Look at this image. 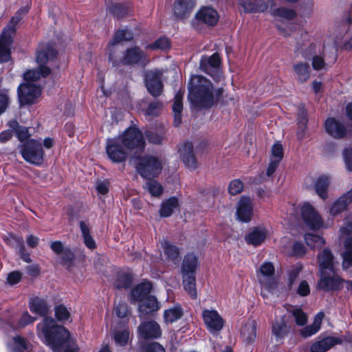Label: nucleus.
Masks as SVG:
<instances>
[{"label":"nucleus","mask_w":352,"mask_h":352,"mask_svg":"<svg viewBox=\"0 0 352 352\" xmlns=\"http://www.w3.org/2000/svg\"><path fill=\"white\" fill-rule=\"evenodd\" d=\"M219 19L217 11L210 6L201 7L195 14V19L199 24L214 26Z\"/></svg>","instance_id":"2eb2a0df"},{"label":"nucleus","mask_w":352,"mask_h":352,"mask_svg":"<svg viewBox=\"0 0 352 352\" xmlns=\"http://www.w3.org/2000/svg\"><path fill=\"white\" fill-rule=\"evenodd\" d=\"M326 131L335 138H344L346 134L345 126L335 118H328L325 122Z\"/></svg>","instance_id":"5701e85b"},{"label":"nucleus","mask_w":352,"mask_h":352,"mask_svg":"<svg viewBox=\"0 0 352 352\" xmlns=\"http://www.w3.org/2000/svg\"><path fill=\"white\" fill-rule=\"evenodd\" d=\"M297 292L302 296L309 295L310 293V288L308 283L305 280L301 281L298 287Z\"/></svg>","instance_id":"774afa93"},{"label":"nucleus","mask_w":352,"mask_h":352,"mask_svg":"<svg viewBox=\"0 0 352 352\" xmlns=\"http://www.w3.org/2000/svg\"><path fill=\"white\" fill-rule=\"evenodd\" d=\"M320 278L318 282V288L323 291H333L339 289L343 283L342 278L337 273L336 269L319 272Z\"/></svg>","instance_id":"0eeeda50"},{"label":"nucleus","mask_w":352,"mask_h":352,"mask_svg":"<svg viewBox=\"0 0 352 352\" xmlns=\"http://www.w3.org/2000/svg\"><path fill=\"white\" fill-rule=\"evenodd\" d=\"M131 162L144 179H150L157 177L162 170L161 161L153 156L134 157L131 160Z\"/></svg>","instance_id":"39448f33"},{"label":"nucleus","mask_w":352,"mask_h":352,"mask_svg":"<svg viewBox=\"0 0 352 352\" xmlns=\"http://www.w3.org/2000/svg\"><path fill=\"white\" fill-rule=\"evenodd\" d=\"M122 145L118 137L107 140L106 152L111 160L114 162H122L126 160L127 154Z\"/></svg>","instance_id":"f8f14e48"},{"label":"nucleus","mask_w":352,"mask_h":352,"mask_svg":"<svg viewBox=\"0 0 352 352\" xmlns=\"http://www.w3.org/2000/svg\"><path fill=\"white\" fill-rule=\"evenodd\" d=\"M36 318L30 315L28 311H24L19 320L16 327L19 329L23 328L25 326L33 323Z\"/></svg>","instance_id":"052dcab7"},{"label":"nucleus","mask_w":352,"mask_h":352,"mask_svg":"<svg viewBox=\"0 0 352 352\" xmlns=\"http://www.w3.org/2000/svg\"><path fill=\"white\" fill-rule=\"evenodd\" d=\"M55 315L59 321H63L67 320L70 314L65 307L58 305L55 308Z\"/></svg>","instance_id":"e2e57ef3"},{"label":"nucleus","mask_w":352,"mask_h":352,"mask_svg":"<svg viewBox=\"0 0 352 352\" xmlns=\"http://www.w3.org/2000/svg\"><path fill=\"white\" fill-rule=\"evenodd\" d=\"M266 236L267 230L264 228L256 227L246 234L245 239L248 244L258 246L265 241Z\"/></svg>","instance_id":"c756f323"},{"label":"nucleus","mask_w":352,"mask_h":352,"mask_svg":"<svg viewBox=\"0 0 352 352\" xmlns=\"http://www.w3.org/2000/svg\"><path fill=\"white\" fill-rule=\"evenodd\" d=\"M344 250L342 254V268L344 270L352 267V236L347 238L344 243Z\"/></svg>","instance_id":"79ce46f5"},{"label":"nucleus","mask_w":352,"mask_h":352,"mask_svg":"<svg viewBox=\"0 0 352 352\" xmlns=\"http://www.w3.org/2000/svg\"><path fill=\"white\" fill-rule=\"evenodd\" d=\"M122 144L129 150L137 148L139 151L144 148L145 142L142 133L135 127L127 129L124 133L118 137Z\"/></svg>","instance_id":"6e6552de"},{"label":"nucleus","mask_w":352,"mask_h":352,"mask_svg":"<svg viewBox=\"0 0 352 352\" xmlns=\"http://www.w3.org/2000/svg\"><path fill=\"white\" fill-rule=\"evenodd\" d=\"M184 289L192 298H197V289L195 284V275L182 276Z\"/></svg>","instance_id":"a18cd8bd"},{"label":"nucleus","mask_w":352,"mask_h":352,"mask_svg":"<svg viewBox=\"0 0 352 352\" xmlns=\"http://www.w3.org/2000/svg\"><path fill=\"white\" fill-rule=\"evenodd\" d=\"M282 2L276 0H269L270 12L276 21H288L294 19L295 12L284 7H278Z\"/></svg>","instance_id":"f3484780"},{"label":"nucleus","mask_w":352,"mask_h":352,"mask_svg":"<svg viewBox=\"0 0 352 352\" xmlns=\"http://www.w3.org/2000/svg\"><path fill=\"white\" fill-rule=\"evenodd\" d=\"M13 346L8 344V347L10 348L11 352H25L28 350L29 344L25 338L21 336H15L12 339Z\"/></svg>","instance_id":"09e8293b"},{"label":"nucleus","mask_w":352,"mask_h":352,"mask_svg":"<svg viewBox=\"0 0 352 352\" xmlns=\"http://www.w3.org/2000/svg\"><path fill=\"white\" fill-rule=\"evenodd\" d=\"M239 3L247 12H263L270 8L269 0H239Z\"/></svg>","instance_id":"c85d7f7f"},{"label":"nucleus","mask_w":352,"mask_h":352,"mask_svg":"<svg viewBox=\"0 0 352 352\" xmlns=\"http://www.w3.org/2000/svg\"><path fill=\"white\" fill-rule=\"evenodd\" d=\"M161 244L164 249V253L168 256V258L172 260L174 263L178 261V257L179 254V249L176 246L171 245L167 241H162Z\"/></svg>","instance_id":"8fccbe9b"},{"label":"nucleus","mask_w":352,"mask_h":352,"mask_svg":"<svg viewBox=\"0 0 352 352\" xmlns=\"http://www.w3.org/2000/svg\"><path fill=\"white\" fill-rule=\"evenodd\" d=\"M133 38V34L128 30H120L114 34L113 39L109 42L107 46L109 52V58L111 61H113V50L116 45L120 43L123 41H131Z\"/></svg>","instance_id":"b1692460"},{"label":"nucleus","mask_w":352,"mask_h":352,"mask_svg":"<svg viewBox=\"0 0 352 352\" xmlns=\"http://www.w3.org/2000/svg\"><path fill=\"white\" fill-rule=\"evenodd\" d=\"M23 159L31 164H41L43 160V151L41 142L35 140H28L21 149Z\"/></svg>","instance_id":"423d86ee"},{"label":"nucleus","mask_w":352,"mask_h":352,"mask_svg":"<svg viewBox=\"0 0 352 352\" xmlns=\"http://www.w3.org/2000/svg\"><path fill=\"white\" fill-rule=\"evenodd\" d=\"M343 155L347 170L352 171V148L345 149Z\"/></svg>","instance_id":"338daca9"},{"label":"nucleus","mask_w":352,"mask_h":352,"mask_svg":"<svg viewBox=\"0 0 352 352\" xmlns=\"http://www.w3.org/2000/svg\"><path fill=\"white\" fill-rule=\"evenodd\" d=\"M129 339V331L128 328L122 329H115L114 340L116 342L121 346L126 344Z\"/></svg>","instance_id":"5fc2aeb1"},{"label":"nucleus","mask_w":352,"mask_h":352,"mask_svg":"<svg viewBox=\"0 0 352 352\" xmlns=\"http://www.w3.org/2000/svg\"><path fill=\"white\" fill-rule=\"evenodd\" d=\"M241 338L247 344L254 342L256 338V322L254 320H247L241 330Z\"/></svg>","instance_id":"cd10ccee"},{"label":"nucleus","mask_w":352,"mask_h":352,"mask_svg":"<svg viewBox=\"0 0 352 352\" xmlns=\"http://www.w3.org/2000/svg\"><path fill=\"white\" fill-rule=\"evenodd\" d=\"M293 69L296 79L300 82H306L310 77V67L307 63H295L293 65Z\"/></svg>","instance_id":"4c0bfd02"},{"label":"nucleus","mask_w":352,"mask_h":352,"mask_svg":"<svg viewBox=\"0 0 352 352\" xmlns=\"http://www.w3.org/2000/svg\"><path fill=\"white\" fill-rule=\"evenodd\" d=\"M330 184V178L328 176H320L316 179L314 188L316 194L322 199L327 197V189Z\"/></svg>","instance_id":"58836bf2"},{"label":"nucleus","mask_w":352,"mask_h":352,"mask_svg":"<svg viewBox=\"0 0 352 352\" xmlns=\"http://www.w3.org/2000/svg\"><path fill=\"white\" fill-rule=\"evenodd\" d=\"M115 312L118 318H126L129 313L126 303H125V302L118 303L115 307Z\"/></svg>","instance_id":"0e129e2a"},{"label":"nucleus","mask_w":352,"mask_h":352,"mask_svg":"<svg viewBox=\"0 0 352 352\" xmlns=\"http://www.w3.org/2000/svg\"><path fill=\"white\" fill-rule=\"evenodd\" d=\"M28 12V8L24 7L18 10L10 19L8 25L3 29L0 36V63L8 61L10 56L12 36L15 32V27Z\"/></svg>","instance_id":"20e7f679"},{"label":"nucleus","mask_w":352,"mask_h":352,"mask_svg":"<svg viewBox=\"0 0 352 352\" xmlns=\"http://www.w3.org/2000/svg\"><path fill=\"white\" fill-rule=\"evenodd\" d=\"M8 125L16 133L21 142L26 140L29 138L30 135L28 129L25 126H20L17 121L11 120L9 122Z\"/></svg>","instance_id":"3c124183"},{"label":"nucleus","mask_w":352,"mask_h":352,"mask_svg":"<svg viewBox=\"0 0 352 352\" xmlns=\"http://www.w3.org/2000/svg\"><path fill=\"white\" fill-rule=\"evenodd\" d=\"M270 160L280 162L283 157V148L280 143L274 144L272 147Z\"/></svg>","instance_id":"bf43d9fd"},{"label":"nucleus","mask_w":352,"mask_h":352,"mask_svg":"<svg viewBox=\"0 0 352 352\" xmlns=\"http://www.w3.org/2000/svg\"><path fill=\"white\" fill-rule=\"evenodd\" d=\"M132 283L131 276L124 272H118L117 278L114 282V286L116 288H129Z\"/></svg>","instance_id":"de8ad7c7"},{"label":"nucleus","mask_w":352,"mask_h":352,"mask_svg":"<svg viewBox=\"0 0 352 352\" xmlns=\"http://www.w3.org/2000/svg\"><path fill=\"white\" fill-rule=\"evenodd\" d=\"M141 337L146 338H157L162 333L160 325L155 321L142 323L138 328Z\"/></svg>","instance_id":"4be33fe9"},{"label":"nucleus","mask_w":352,"mask_h":352,"mask_svg":"<svg viewBox=\"0 0 352 352\" xmlns=\"http://www.w3.org/2000/svg\"><path fill=\"white\" fill-rule=\"evenodd\" d=\"M56 56V51L51 45L45 44L39 46L36 59L38 69H30L26 72L24 74V80L26 82L18 87L19 98L21 104L35 102L41 91L34 82L50 74V67L52 66Z\"/></svg>","instance_id":"f257e3e1"},{"label":"nucleus","mask_w":352,"mask_h":352,"mask_svg":"<svg viewBox=\"0 0 352 352\" xmlns=\"http://www.w3.org/2000/svg\"><path fill=\"white\" fill-rule=\"evenodd\" d=\"M290 312L294 318L297 325L303 326L307 323L308 319L307 316L301 309L294 307L292 308Z\"/></svg>","instance_id":"4d7b16f0"},{"label":"nucleus","mask_w":352,"mask_h":352,"mask_svg":"<svg viewBox=\"0 0 352 352\" xmlns=\"http://www.w3.org/2000/svg\"><path fill=\"white\" fill-rule=\"evenodd\" d=\"M188 98L195 107H211L223 94L222 88L214 89L212 83L201 75H192L188 82Z\"/></svg>","instance_id":"f03ea898"},{"label":"nucleus","mask_w":352,"mask_h":352,"mask_svg":"<svg viewBox=\"0 0 352 352\" xmlns=\"http://www.w3.org/2000/svg\"><path fill=\"white\" fill-rule=\"evenodd\" d=\"M145 188L154 197H159L163 191L162 186L155 180H148L146 182Z\"/></svg>","instance_id":"6e6d98bb"},{"label":"nucleus","mask_w":352,"mask_h":352,"mask_svg":"<svg viewBox=\"0 0 352 352\" xmlns=\"http://www.w3.org/2000/svg\"><path fill=\"white\" fill-rule=\"evenodd\" d=\"M243 182L239 179H234L230 183L228 190L231 195H235L240 193L243 190Z\"/></svg>","instance_id":"680f3d73"},{"label":"nucleus","mask_w":352,"mask_h":352,"mask_svg":"<svg viewBox=\"0 0 352 352\" xmlns=\"http://www.w3.org/2000/svg\"><path fill=\"white\" fill-rule=\"evenodd\" d=\"M183 315L181 307L176 305L166 309L164 312V318L166 323H173L178 320Z\"/></svg>","instance_id":"c03bdc74"},{"label":"nucleus","mask_w":352,"mask_h":352,"mask_svg":"<svg viewBox=\"0 0 352 352\" xmlns=\"http://www.w3.org/2000/svg\"><path fill=\"white\" fill-rule=\"evenodd\" d=\"M289 331V328L286 323L281 321H276L272 325V333L276 336V340L283 338Z\"/></svg>","instance_id":"603ef678"},{"label":"nucleus","mask_w":352,"mask_h":352,"mask_svg":"<svg viewBox=\"0 0 352 352\" xmlns=\"http://www.w3.org/2000/svg\"><path fill=\"white\" fill-rule=\"evenodd\" d=\"M79 226L85 245L91 250L96 248V242L90 234V226L89 223L80 221Z\"/></svg>","instance_id":"ea45409f"},{"label":"nucleus","mask_w":352,"mask_h":352,"mask_svg":"<svg viewBox=\"0 0 352 352\" xmlns=\"http://www.w3.org/2000/svg\"><path fill=\"white\" fill-rule=\"evenodd\" d=\"M324 317V314L322 311L318 312L315 316L313 323L300 330L301 336L307 338L316 334L320 329Z\"/></svg>","instance_id":"f704fd0d"},{"label":"nucleus","mask_w":352,"mask_h":352,"mask_svg":"<svg viewBox=\"0 0 352 352\" xmlns=\"http://www.w3.org/2000/svg\"><path fill=\"white\" fill-rule=\"evenodd\" d=\"M29 308L32 313L41 316H45L49 310L45 300L38 297H34L30 300Z\"/></svg>","instance_id":"c9c22d12"},{"label":"nucleus","mask_w":352,"mask_h":352,"mask_svg":"<svg viewBox=\"0 0 352 352\" xmlns=\"http://www.w3.org/2000/svg\"><path fill=\"white\" fill-rule=\"evenodd\" d=\"M252 214V203L250 197H243L238 205L236 215L238 219L243 222L250 221Z\"/></svg>","instance_id":"aec40b11"},{"label":"nucleus","mask_w":352,"mask_h":352,"mask_svg":"<svg viewBox=\"0 0 352 352\" xmlns=\"http://www.w3.org/2000/svg\"><path fill=\"white\" fill-rule=\"evenodd\" d=\"M258 278L263 289L270 292L276 285L274 278V267L271 262H264L259 268Z\"/></svg>","instance_id":"9d476101"},{"label":"nucleus","mask_w":352,"mask_h":352,"mask_svg":"<svg viewBox=\"0 0 352 352\" xmlns=\"http://www.w3.org/2000/svg\"><path fill=\"white\" fill-rule=\"evenodd\" d=\"M162 108V104L157 100L151 102L146 111V116L148 117L157 116Z\"/></svg>","instance_id":"13d9d810"},{"label":"nucleus","mask_w":352,"mask_h":352,"mask_svg":"<svg viewBox=\"0 0 352 352\" xmlns=\"http://www.w3.org/2000/svg\"><path fill=\"white\" fill-rule=\"evenodd\" d=\"M197 256L193 253L185 255L181 267L182 276L195 275L198 267Z\"/></svg>","instance_id":"bb28decb"},{"label":"nucleus","mask_w":352,"mask_h":352,"mask_svg":"<svg viewBox=\"0 0 352 352\" xmlns=\"http://www.w3.org/2000/svg\"><path fill=\"white\" fill-rule=\"evenodd\" d=\"M340 338L333 336H327L314 342L311 346V352H326L334 345L340 344Z\"/></svg>","instance_id":"a878e982"},{"label":"nucleus","mask_w":352,"mask_h":352,"mask_svg":"<svg viewBox=\"0 0 352 352\" xmlns=\"http://www.w3.org/2000/svg\"><path fill=\"white\" fill-rule=\"evenodd\" d=\"M179 206V200L176 197H171L162 201L160 210V214L162 217H170L175 209Z\"/></svg>","instance_id":"e433bc0d"},{"label":"nucleus","mask_w":352,"mask_h":352,"mask_svg":"<svg viewBox=\"0 0 352 352\" xmlns=\"http://www.w3.org/2000/svg\"><path fill=\"white\" fill-rule=\"evenodd\" d=\"M37 333L40 338L44 340L54 352H61L65 343L69 338V332L63 326L56 324L51 318H45L36 326Z\"/></svg>","instance_id":"7ed1b4c3"},{"label":"nucleus","mask_w":352,"mask_h":352,"mask_svg":"<svg viewBox=\"0 0 352 352\" xmlns=\"http://www.w3.org/2000/svg\"><path fill=\"white\" fill-rule=\"evenodd\" d=\"M8 243L14 248L19 254L21 258L26 263H30L32 259L30 254L26 252L22 237L17 236H11L7 239Z\"/></svg>","instance_id":"7c9ffc66"},{"label":"nucleus","mask_w":352,"mask_h":352,"mask_svg":"<svg viewBox=\"0 0 352 352\" xmlns=\"http://www.w3.org/2000/svg\"><path fill=\"white\" fill-rule=\"evenodd\" d=\"M220 63L219 56L214 53L210 56H202L200 60L199 68L204 72L211 76L215 80L219 81L221 78Z\"/></svg>","instance_id":"1a4fd4ad"},{"label":"nucleus","mask_w":352,"mask_h":352,"mask_svg":"<svg viewBox=\"0 0 352 352\" xmlns=\"http://www.w3.org/2000/svg\"><path fill=\"white\" fill-rule=\"evenodd\" d=\"M352 201V189L338 199L332 205L330 213L335 216L344 211Z\"/></svg>","instance_id":"2f4dec72"},{"label":"nucleus","mask_w":352,"mask_h":352,"mask_svg":"<svg viewBox=\"0 0 352 352\" xmlns=\"http://www.w3.org/2000/svg\"><path fill=\"white\" fill-rule=\"evenodd\" d=\"M183 95L179 92L175 96V101L173 105V111L174 113V124L179 126L182 121V111L183 110L182 104Z\"/></svg>","instance_id":"37998d69"},{"label":"nucleus","mask_w":352,"mask_h":352,"mask_svg":"<svg viewBox=\"0 0 352 352\" xmlns=\"http://www.w3.org/2000/svg\"><path fill=\"white\" fill-rule=\"evenodd\" d=\"M204 322L212 334L218 333L223 327L224 320L215 309H204L202 311Z\"/></svg>","instance_id":"9b49d317"},{"label":"nucleus","mask_w":352,"mask_h":352,"mask_svg":"<svg viewBox=\"0 0 352 352\" xmlns=\"http://www.w3.org/2000/svg\"><path fill=\"white\" fill-rule=\"evenodd\" d=\"M170 47L169 40L166 37H161L157 39L153 44L151 45V47L157 50H166Z\"/></svg>","instance_id":"69168bd1"},{"label":"nucleus","mask_w":352,"mask_h":352,"mask_svg":"<svg viewBox=\"0 0 352 352\" xmlns=\"http://www.w3.org/2000/svg\"><path fill=\"white\" fill-rule=\"evenodd\" d=\"M302 219L307 226L313 230H318L323 225L321 217L309 203L303 204L301 208Z\"/></svg>","instance_id":"4468645a"},{"label":"nucleus","mask_w":352,"mask_h":352,"mask_svg":"<svg viewBox=\"0 0 352 352\" xmlns=\"http://www.w3.org/2000/svg\"><path fill=\"white\" fill-rule=\"evenodd\" d=\"M160 309L159 302L154 296H148L139 302V311L142 315H146Z\"/></svg>","instance_id":"72a5a7b5"},{"label":"nucleus","mask_w":352,"mask_h":352,"mask_svg":"<svg viewBox=\"0 0 352 352\" xmlns=\"http://www.w3.org/2000/svg\"><path fill=\"white\" fill-rule=\"evenodd\" d=\"M195 5V0H176L173 8L174 14L183 19L190 15Z\"/></svg>","instance_id":"6ab92c4d"},{"label":"nucleus","mask_w":352,"mask_h":352,"mask_svg":"<svg viewBox=\"0 0 352 352\" xmlns=\"http://www.w3.org/2000/svg\"><path fill=\"white\" fill-rule=\"evenodd\" d=\"M319 272L336 269L334 256L328 248H324L318 254Z\"/></svg>","instance_id":"412c9836"},{"label":"nucleus","mask_w":352,"mask_h":352,"mask_svg":"<svg viewBox=\"0 0 352 352\" xmlns=\"http://www.w3.org/2000/svg\"><path fill=\"white\" fill-rule=\"evenodd\" d=\"M79 226L85 245L91 250L96 248V242L90 234V226L89 223L80 221Z\"/></svg>","instance_id":"a19ab883"},{"label":"nucleus","mask_w":352,"mask_h":352,"mask_svg":"<svg viewBox=\"0 0 352 352\" xmlns=\"http://www.w3.org/2000/svg\"><path fill=\"white\" fill-rule=\"evenodd\" d=\"M147 62L144 53L137 47L126 50L121 60L124 65L145 64Z\"/></svg>","instance_id":"a211bd4d"},{"label":"nucleus","mask_w":352,"mask_h":352,"mask_svg":"<svg viewBox=\"0 0 352 352\" xmlns=\"http://www.w3.org/2000/svg\"><path fill=\"white\" fill-rule=\"evenodd\" d=\"M305 240L307 245L313 249L321 248L324 244V239L316 234H306L305 235Z\"/></svg>","instance_id":"864d4df0"},{"label":"nucleus","mask_w":352,"mask_h":352,"mask_svg":"<svg viewBox=\"0 0 352 352\" xmlns=\"http://www.w3.org/2000/svg\"><path fill=\"white\" fill-rule=\"evenodd\" d=\"M307 122L306 110L304 107L299 108L298 113V131L297 132V136L299 139H302L304 137V132L306 129Z\"/></svg>","instance_id":"49530a36"},{"label":"nucleus","mask_w":352,"mask_h":352,"mask_svg":"<svg viewBox=\"0 0 352 352\" xmlns=\"http://www.w3.org/2000/svg\"><path fill=\"white\" fill-rule=\"evenodd\" d=\"M314 45H311L307 49L302 52V56L305 59H312V67L315 70L324 69L325 63L324 58L318 55H314Z\"/></svg>","instance_id":"473e14b6"},{"label":"nucleus","mask_w":352,"mask_h":352,"mask_svg":"<svg viewBox=\"0 0 352 352\" xmlns=\"http://www.w3.org/2000/svg\"><path fill=\"white\" fill-rule=\"evenodd\" d=\"M152 285L148 281H144L138 284L131 292V300L133 302H140L147 296L151 292Z\"/></svg>","instance_id":"393cba45"},{"label":"nucleus","mask_w":352,"mask_h":352,"mask_svg":"<svg viewBox=\"0 0 352 352\" xmlns=\"http://www.w3.org/2000/svg\"><path fill=\"white\" fill-rule=\"evenodd\" d=\"M179 151L180 158L187 168L195 170L198 167V160L195 155L192 143H184L179 148Z\"/></svg>","instance_id":"dca6fc26"},{"label":"nucleus","mask_w":352,"mask_h":352,"mask_svg":"<svg viewBox=\"0 0 352 352\" xmlns=\"http://www.w3.org/2000/svg\"><path fill=\"white\" fill-rule=\"evenodd\" d=\"M162 72L160 70L147 72L145 76V85L149 94L154 97L159 96L163 89L162 82Z\"/></svg>","instance_id":"ddd939ff"}]
</instances>
